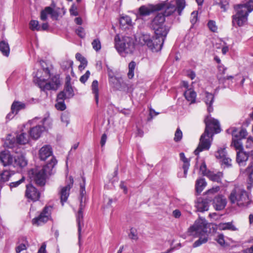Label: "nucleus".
<instances>
[{"label": "nucleus", "mask_w": 253, "mask_h": 253, "mask_svg": "<svg viewBox=\"0 0 253 253\" xmlns=\"http://www.w3.org/2000/svg\"><path fill=\"white\" fill-rule=\"evenodd\" d=\"M70 12L71 15L74 16L78 15V12L77 11V7L75 5L73 4L70 9Z\"/></svg>", "instance_id": "obj_58"}, {"label": "nucleus", "mask_w": 253, "mask_h": 253, "mask_svg": "<svg viewBox=\"0 0 253 253\" xmlns=\"http://www.w3.org/2000/svg\"><path fill=\"white\" fill-rule=\"evenodd\" d=\"M98 83L96 80H94L92 82L91 84V88L92 92L95 95V98L96 103L97 104L98 102L99 99V94H98Z\"/></svg>", "instance_id": "obj_33"}, {"label": "nucleus", "mask_w": 253, "mask_h": 253, "mask_svg": "<svg viewBox=\"0 0 253 253\" xmlns=\"http://www.w3.org/2000/svg\"><path fill=\"white\" fill-rule=\"evenodd\" d=\"M24 179V177H22L20 179H19L18 181L11 182L9 185L11 188L16 187L18 186L19 184H20L22 182H23Z\"/></svg>", "instance_id": "obj_54"}, {"label": "nucleus", "mask_w": 253, "mask_h": 253, "mask_svg": "<svg viewBox=\"0 0 253 253\" xmlns=\"http://www.w3.org/2000/svg\"><path fill=\"white\" fill-rule=\"evenodd\" d=\"M173 216L175 218H179L181 216V212L178 210H175L172 212Z\"/></svg>", "instance_id": "obj_64"}, {"label": "nucleus", "mask_w": 253, "mask_h": 253, "mask_svg": "<svg viewBox=\"0 0 253 253\" xmlns=\"http://www.w3.org/2000/svg\"><path fill=\"white\" fill-rule=\"evenodd\" d=\"M196 207L198 211L204 212L209 209V205L208 202L206 200L199 199L196 204Z\"/></svg>", "instance_id": "obj_23"}, {"label": "nucleus", "mask_w": 253, "mask_h": 253, "mask_svg": "<svg viewBox=\"0 0 253 253\" xmlns=\"http://www.w3.org/2000/svg\"><path fill=\"white\" fill-rule=\"evenodd\" d=\"M40 63L45 74L49 76V79L45 80L37 78L35 81L38 86L42 90L44 91L57 90L60 85V81L58 75H53L54 68L53 66L50 63H47L43 60L40 61Z\"/></svg>", "instance_id": "obj_3"}, {"label": "nucleus", "mask_w": 253, "mask_h": 253, "mask_svg": "<svg viewBox=\"0 0 253 253\" xmlns=\"http://www.w3.org/2000/svg\"><path fill=\"white\" fill-rule=\"evenodd\" d=\"M232 145L234 146L237 150L243 151V145L241 139L232 137Z\"/></svg>", "instance_id": "obj_37"}, {"label": "nucleus", "mask_w": 253, "mask_h": 253, "mask_svg": "<svg viewBox=\"0 0 253 253\" xmlns=\"http://www.w3.org/2000/svg\"><path fill=\"white\" fill-rule=\"evenodd\" d=\"M136 42L142 45H146L153 52L161 50L165 38L161 36H151L148 34L142 33L135 37Z\"/></svg>", "instance_id": "obj_7"}, {"label": "nucleus", "mask_w": 253, "mask_h": 253, "mask_svg": "<svg viewBox=\"0 0 253 253\" xmlns=\"http://www.w3.org/2000/svg\"><path fill=\"white\" fill-rule=\"evenodd\" d=\"M115 42L116 49L122 56L132 53L134 49L133 40L129 37H124L120 39L119 35H116L115 37Z\"/></svg>", "instance_id": "obj_10"}, {"label": "nucleus", "mask_w": 253, "mask_h": 253, "mask_svg": "<svg viewBox=\"0 0 253 253\" xmlns=\"http://www.w3.org/2000/svg\"><path fill=\"white\" fill-rule=\"evenodd\" d=\"M219 228L221 230H230L231 231H236L237 229L232 224V222H226L220 223L218 225Z\"/></svg>", "instance_id": "obj_32"}, {"label": "nucleus", "mask_w": 253, "mask_h": 253, "mask_svg": "<svg viewBox=\"0 0 253 253\" xmlns=\"http://www.w3.org/2000/svg\"><path fill=\"white\" fill-rule=\"evenodd\" d=\"M93 48L96 51H99L101 47V42L99 39H96L93 41L91 43Z\"/></svg>", "instance_id": "obj_44"}, {"label": "nucleus", "mask_w": 253, "mask_h": 253, "mask_svg": "<svg viewBox=\"0 0 253 253\" xmlns=\"http://www.w3.org/2000/svg\"><path fill=\"white\" fill-rule=\"evenodd\" d=\"M208 26L209 29L212 32H215L217 30V26L213 20H210L208 23Z\"/></svg>", "instance_id": "obj_43"}, {"label": "nucleus", "mask_w": 253, "mask_h": 253, "mask_svg": "<svg viewBox=\"0 0 253 253\" xmlns=\"http://www.w3.org/2000/svg\"><path fill=\"white\" fill-rule=\"evenodd\" d=\"M69 183L64 187L61 188L60 191V196L61 203L62 206L64 205V203L66 202L69 195L70 190L73 186L74 180L72 177L70 176L69 178Z\"/></svg>", "instance_id": "obj_15"}, {"label": "nucleus", "mask_w": 253, "mask_h": 253, "mask_svg": "<svg viewBox=\"0 0 253 253\" xmlns=\"http://www.w3.org/2000/svg\"><path fill=\"white\" fill-rule=\"evenodd\" d=\"M206 175L211 180L217 182H220L223 174L221 172L214 173L212 171H208L206 173Z\"/></svg>", "instance_id": "obj_26"}, {"label": "nucleus", "mask_w": 253, "mask_h": 253, "mask_svg": "<svg viewBox=\"0 0 253 253\" xmlns=\"http://www.w3.org/2000/svg\"><path fill=\"white\" fill-rule=\"evenodd\" d=\"M186 99L190 102V103H195L196 98V93L191 89H188L184 93Z\"/></svg>", "instance_id": "obj_29"}, {"label": "nucleus", "mask_w": 253, "mask_h": 253, "mask_svg": "<svg viewBox=\"0 0 253 253\" xmlns=\"http://www.w3.org/2000/svg\"><path fill=\"white\" fill-rule=\"evenodd\" d=\"M227 155V153L225 148L219 149L215 154V156L217 159H222Z\"/></svg>", "instance_id": "obj_39"}, {"label": "nucleus", "mask_w": 253, "mask_h": 253, "mask_svg": "<svg viewBox=\"0 0 253 253\" xmlns=\"http://www.w3.org/2000/svg\"><path fill=\"white\" fill-rule=\"evenodd\" d=\"M26 107V104L25 103L14 101L11 107V113L12 114H17L20 110L25 109Z\"/></svg>", "instance_id": "obj_22"}, {"label": "nucleus", "mask_w": 253, "mask_h": 253, "mask_svg": "<svg viewBox=\"0 0 253 253\" xmlns=\"http://www.w3.org/2000/svg\"><path fill=\"white\" fill-rule=\"evenodd\" d=\"M230 202L240 208L248 206L251 202L249 194L242 188L235 186L228 196Z\"/></svg>", "instance_id": "obj_9"}, {"label": "nucleus", "mask_w": 253, "mask_h": 253, "mask_svg": "<svg viewBox=\"0 0 253 253\" xmlns=\"http://www.w3.org/2000/svg\"><path fill=\"white\" fill-rule=\"evenodd\" d=\"M180 160L183 162L182 169H183V175H181L180 173H178V175L179 177H186L187 171L189 167V162L188 160L185 157V155L183 153L180 154Z\"/></svg>", "instance_id": "obj_21"}, {"label": "nucleus", "mask_w": 253, "mask_h": 253, "mask_svg": "<svg viewBox=\"0 0 253 253\" xmlns=\"http://www.w3.org/2000/svg\"><path fill=\"white\" fill-rule=\"evenodd\" d=\"M17 143L12 142V140L7 139L4 143V145L8 148H13L15 145H17V143L20 144H26L28 143L30 140L29 135L22 132L20 134L17 136Z\"/></svg>", "instance_id": "obj_13"}, {"label": "nucleus", "mask_w": 253, "mask_h": 253, "mask_svg": "<svg viewBox=\"0 0 253 253\" xmlns=\"http://www.w3.org/2000/svg\"><path fill=\"white\" fill-rule=\"evenodd\" d=\"M86 198L82 197L80 199V204L79 211H83L85 207Z\"/></svg>", "instance_id": "obj_57"}, {"label": "nucleus", "mask_w": 253, "mask_h": 253, "mask_svg": "<svg viewBox=\"0 0 253 253\" xmlns=\"http://www.w3.org/2000/svg\"><path fill=\"white\" fill-rule=\"evenodd\" d=\"M120 23L122 26L126 25H129L131 23V20L130 18L128 16H123L120 20Z\"/></svg>", "instance_id": "obj_40"}, {"label": "nucleus", "mask_w": 253, "mask_h": 253, "mask_svg": "<svg viewBox=\"0 0 253 253\" xmlns=\"http://www.w3.org/2000/svg\"><path fill=\"white\" fill-rule=\"evenodd\" d=\"M207 225L208 223L206 220L204 218H200L195 222L192 226L189 228L188 233L190 235L196 237H200L199 239L193 244L194 248L199 247L208 241Z\"/></svg>", "instance_id": "obj_5"}, {"label": "nucleus", "mask_w": 253, "mask_h": 253, "mask_svg": "<svg viewBox=\"0 0 253 253\" xmlns=\"http://www.w3.org/2000/svg\"><path fill=\"white\" fill-rule=\"evenodd\" d=\"M198 20V12L193 11L191 14L190 22L192 25L195 24Z\"/></svg>", "instance_id": "obj_48"}, {"label": "nucleus", "mask_w": 253, "mask_h": 253, "mask_svg": "<svg viewBox=\"0 0 253 253\" xmlns=\"http://www.w3.org/2000/svg\"><path fill=\"white\" fill-rule=\"evenodd\" d=\"M219 4L224 11H225L229 7L228 2L227 0H221Z\"/></svg>", "instance_id": "obj_47"}, {"label": "nucleus", "mask_w": 253, "mask_h": 253, "mask_svg": "<svg viewBox=\"0 0 253 253\" xmlns=\"http://www.w3.org/2000/svg\"><path fill=\"white\" fill-rule=\"evenodd\" d=\"M182 132L179 128H177L174 137V141L176 142L180 141L182 138Z\"/></svg>", "instance_id": "obj_41"}, {"label": "nucleus", "mask_w": 253, "mask_h": 253, "mask_svg": "<svg viewBox=\"0 0 253 253\" xmlns=\"http://www.w3.org/2000/svg\"><path fill=\"white\" fill-rule=\"evenodd\" d=\"M226 199L221 195L216 197L213 200V206L217 211L223 209L226 205Z\"/></svg>", "instance_id": "obj_19"}, {"label": "nucleus", "mask_w": 253, "mask_h": 253, "mask_svg": "<svg viewBox=\"0 0 253 253\" xmlns=\"http://www.w3.org/2000/svg\"><path fill=\"white\" fill-rule=\"evenodd\" d=\"M247 134L246 130L244 128H241L238 130L237 128H233L232 131V137L241 140L245 138Z\"/></svg>", "instance_id": "obj_25"}, {"label": "nucleus", "mask_w": 253, "mask_h": 253, "mask_svg": "<svg viewBox=\"0 0 253 253\" xmlns=\"http://www.w3.org/2000/svg\"><path fill=\"white\" fill-rule=\"evenodd\" d=\"M61 120L62 123L65 124L67 126L69 123V115L68 113H64L61 116Z\"/></svg>", "instance_id": "obj_45"}, {"label": "nucleus", "mask_w": 253, "mask_h": 253, "mask_svg": "<svg viewBox=\"0 0 253 253\" xmlns=\"http://www.w3.org/2000/svg\"><path fill=\"white\" fill-rule=\"evenodd\" d=\"M83 180L84 183L85 179L83 178ZM81 190H80V199L82 197L84 198V196L85 194V185L84 183L83 184H81Z\"/></svg>", "instance_id": "obj_55"}, {"label": "nucleus", "mask_w": 253, "mask_h": 253, "mask_svg": "<svg viewBox=\"0 0 253 253\" xmlns=\"http://www.w3.org/2000/svg\"><path fill=\"white\" fill-rule=\"evenodd\" d=\"M27 246L28 243L26 242L20 244L16 248V253H20L22 251L26 250Z\"/></svg>", "instance_id": "obj_46"}, {"label": "nucleus", "mask_w": 253, "mask_h": 253, "mask_svg": "<svg viewBox=\"0 0 253 253\" xmlns=\"http://www.w3.org/2000/svg\"><path fill=\"white\" fill-rule=\"evenodd\" d=\"M106 140H107V135L106 134L104 133L103 134H102L101 138V140H100V144H101V145L102 147L104 146V145L105 144V143L106 142Z\"/></svg>", "instance_id": "obj_62"}, {"label": "nucleus", "mask_w": 253, "mask_h": 253, "mask_svg": "<svg viewBox=\"0 0 253 253\" xmlns=\"http://www.w3.org/2000/svg\"><path fill=\"white\" fill-rule=\"evenodd\" d=\"M76 33L81 38H84L85 37V34L84 29L81 27H79L76 29Z\"/></svg>", "instance_id": "obj_51"}, {"label": "nucleus", "mask_w": 253, "mask_h": 253, "mask_svg": "<svg viewBox=\"0 0 253 253\" xmlns=\"http://www.w3.org/2000/svg\"><path fill=\"white\" fill-rule=\"evenodd\" d=\"M206 128L204 133L201 136L200 142L197 149L194 151L196 155L199 153L210 149L211 145L210 137L212 136L211 132L218 133L220 132L221 129L218 120L207 116L205 119Z\"/></svg>", "instance_id": "obj_2"}, {"label": "nucleus", "mask_w": 253, "mask_h": 253, "mask_svg": "<svg viewBox=\"0 0 253 253\" xmlns=\"http://www.w3.org/2000/svg\"><path fill=\"white\" fill-rule=\"evenodd\" d=\"M207 183L204 178H200L196 180L195 184L196 191L200 194L206 187Z\"/></svg>", "instance_id": "obj_30"}, {"label": "nucleus", "mask_w": 253, "mask_h": 253, "mask_svg": "<svg viewBox=\"0 0 253 253\" xmlns=\"http://www.w3.org/2000/svg\"><path fill=\"white\" fill-rule=\"evenodd\" d=\"M130 231V232L128 235L129 237L133 240H137L138 238L135 230L133 228H131Z\"/></svg>", "instance_id": "obj_60"}, {"label": "nucleus", "mask_w": 253, "mask_h": 253, "mask_svg": "<svg viewBox=\"0 0 253 253\" xmlns=\"http://www.w3.org/2000/svg\"><path fill=\"white\" fill-rule=\"evenodd\" d=\"M249 155L243 151L237 152L236 161L240 166H245L248 160Z\"/></svg>", "instance_id": "obj_20"}, {"label": "nucleus", "mask_w": 253, "mask_h": 253, "mask_svg": "<svg viewBox=\"0 0 253 253\" xmlns=\"http://www.w3.org/2000/svg\"><path fill=\"white\" fill-rule=\"evenodd\" d=\"M136 66L135 62L131 61L128 64V72L127 76L129 79H132L134 76V70Z\"/></svg>", "instance_id": "obj_38"}, {"label": "nucleus", "mask_w": 253, "mask_h": 253, "mask_svg": "<svg viewBox=\"0 0 253 253\" xmlns=\"http://www.w3.org/2000/svg\"><path fill=\"white\" fill-rule=\"evenodd\" d=\"M57 103L55 105V107L57 110L60 111H63L66 109V105L64 101H57Z\"/></svg>", "instance_id": "obj_50"}, {"label": "nucleus", "mask_w": 253, "mask_h": 253, "mask_svg": "<svg viewBox=\"0 0 253 253\" xmlns=\"http://www.w3.org/2000/svg\"><path fill=\"white\" fill-rule=\"evenodd\" d=\"M63 92H65V94L67 96L68 98H70L74 96V92L73 88L70 84L67 83L65 86Z\"/></svg>", "instance_id": "obj_35"}, {"label": "nucleus", "mask_w": 253, "mask_h": 253, "mask_svg": "<svg viewBox=\"0 0 253 253\" xmlns=\"http://www.w3.org/2000/svg\"><path fill=\"white\" fill-rule=\"evenodd\" d=\"M14 171L4 170L0 174L1 180L3 182L9 180L10 177L14 174Z\"/></svg>", "instance_id": "obj_36"}, {"label": "nucleus", "mask_w": 253, "mask_h": 253, "mask_svg": "<svg viewBox=\"0 0 253 253\" xmlns=\"http://www.w3.org/2000/svg\"><path fill=\"white\" fill-rule=\"evenodd\" d=\"M39 157L41 160L45 161L49 157L54 158L52 156V149L50 145H45L39 151Z\"/></svg>", "instance_id": "obj_17"}, {"label": "nucleus", "mask_w": 253, "mask_h": 253, "mask_svg": "<svg viewBox=\"0 0 253 253\" xmlns=\"http://www.w3.org/2000/svg\"><path fill=\"white\" fill-rule=\"evenodd\" d=\"M51 207H45L40 215L33 219V224L39 226L46 222L51 217Z\"/></svg>", "instance_id": "obj_12"}, {"label": "nucleus", "mask_w": 253, "mask_h": 253, "mask_svg": "<svg viewBox=\"0 0 253 253\" xmlns=\"http://www.w3.org/2000/svg\"><path fill=\"white\" fill-rule=\"evenodd\" d=\"M163 2H165L166 4L161 9L165 10L164 13H158L152 20L151 26L155 31L156 36H161L165 39L169 31V28L164 25L165 17L170 15L176 10L178 15H181L185 6V0H176L175 2L173 1L168 2V1Z\"/></svg>", "instance_id": "obj_1"}, {"label": "nucleus", "mask_w": 253, "mask_h": 253, "mask_svg": "<svg viewBox=\"0 0 253 253\" xmlns=\"http://www.w3.org/2000/svg\"><path fill=\"white\" fill-rule=\"evenodd\" d=\"M246 147L247 148H253V139L252 138H250L247 140Z\"/></svg>", "instance_id": "obj_61"}, {"label": "nucleus", "mask_w": 253, "mask_h": 253, "mask_svg": "<svg viewBox=\"0 0 253 253\" xmlns=\"http://www.w3.org/2000/svg\"><path fill=\"white\" fill-rule=\"evenodd\" d=\"M165 5V3L162 2L156 5H149L148 6L143 5L139 8V13L142 16L149 15L155 11L161 10Z\"/></svg>", "instance_id": "obj_14"}, {"label": "nucleus", "mask_w": 253, "mask_h": 253, "mask_svg": "<svg viewBox=\"0 0 253 253\" xmlns=\"http://www.w3.org/2000/svg\"><path fill=\"white\" fill-rule=\"evenodd\" d=\"M0 161L4 167H13L15 170H18L27 165V160L23 155L13 157L7 150L0 153Z\"/></svg>", "instance_id": "obj_8"}, {"label": "nucleus", "mask_w": 253, "mask_h": 253, "mask_svg": "<svg viewBox=\"0 0 253 253\" xmlns=\"http://www.w3.org/2000/svg\"><path fill=\"white\" fill-rule=\"evenodd\" d=\"M0 50L3 55L7 57L9 54L10 51V48L8 43L5 41L0 42Z\"/></svg>", "instance_id": "obj_31"}, {"label": "nucleus", "mask_w": 253, "mask_h": 253, "mask_svg": "<svg viewBox=\"0 0 253 253\" xmlns=\"http://www.w3.org/2000/svg\"><path fill=\"white\" fill-rule=\"evenodd\" d=\"M217 242L221 246H223L225 244V241L224 239V235L223 234H219L216 239Z\"/></svg>", "instance_id": "obj_56"}, {"label": "nucleus", "mask_w": 253, "mask_h": 253, "mask_svg": "<svg viewBox=\"0 0 253 253\" xmlns=\"http://www.w3.org/2000/svg\"><path fill=\"white\" fill-rule=\"evenodd\" d=\"M225 165L227 167L231 166V159L227 157V155L222 159V165Z\"/></svg>", "instance_id": "obj_52"}, {"label": "nucleus", "mask_w": 253, "mask_h": 253, "mask_svg": "<svg viewBox=\"0 0 253 253\" xmlns=\"http://www.w3.org/2000/svg\"><path fill=\"white\" fill-rule=\"evenodd\" d=\"M205 102L208 106V111L209 113L212 112L213 108L212 107V104L214 100L213 95L208 92H205V98L204 99Z\"/></svg>", "instance_id": "obj_24"}, {"label": "nucleus", "mask_w": 253, "mask_h": 253, "mask_svg": "<svg viewBox=\"0 0 253 253\" xmlns=\"http://www.w3.org/2000/svg\"><path fill=\"white\" fill-rule=\"evenodd\" d=\"M67 98H68L65 94V92H63V91H62L60 92H59L57 95V101L63 102V101H64V100Z\"/></svg>", "instance_id": "obj_49"}, {"label": "nucleus", "mask_w": 253, "mask_h": 253, "mask_svg": "<svg viewBox=\"0 0 253 253\" xmlns=\"http://www.w3.org/2000/svg\"><path fill=\"white\" fill-rule=\"evenodd\" d=\"M90 75V72L89 71H87L86 73L81 76V77L80 79V81L82 83H85L86 81L87 80L88 78H89Z\"/></svg>", "instance_id": "obj_53"}, {"label": "nucleus", "mask_w": 253, "mask_h": 253, "mask_svg": "<svg viewBox=\"0 0 253 253\" xmlns=\"http://www.w3.org/2000/svg\"><path fill=\"white\" fill-rule=\"evenodd\" d=\"M200 170L202 172V173L206 175V173H207L208 171L206 169V165L205 163L202 164L200 168Z\"/></svg>", "instance_id": "obj_63"}, {"label": "nucleus", "mask_w": 253, "mask_h": 253, "mask_svg": "<svg viewBox=\"0 0 253 253\" xmlns=\"http://www.w3.org/2000/svg\"><path fill=\"white\" fill-rule=\"evenodd\" d=\"M78 226L79 240L81 239L82 227L84 226L83 211H79L76 215Z\"/></svg>", "instance_id": "obj_27"}, {"label": "nucleus", "mask_w": 253, "mask_h": 253, "mask_svg": "<svg viewBox=\"0 0 253 253\" xmlns=\"http://www.w3.org/2000/svg\"><path fill=\"white\" fill-rule=\"evenodd\" d=\"M218 81L220 83H224L226 80L232 79L233 77L232 76H227L226 77H219V75L217 77Z\"/></svg>", "instance_id": "obj_59"}, {"label": "nucleus", "mask_w": 253, "mask_h": 253, "mask_svg": "<svg viewBox=\"0 0 253 253\" xmlns=\"http://www.w3.org/2000/svg\"><path fill=\"white\" fill-rule=\"evenodd\" d=\"M73 64V62L71 60H66L62 62L61 66L62 69L64 70L68 69L70 68L72 69V66Z\"/></svg>", "instance_id": "obj_42"}, {"label": "nucleus", "mask_w": 253, "mask_h": 253, "mask_svg": "<svg viewBox=\"0 0 253 253\" xmlns=\"http://www.w3.org/2000/svg\"><path fill=\"white\" fill-rule=\"evenodd\" d=\"M25 195L28 199L36 201L40 198V194L35 187L29 184L26 186Z\"/></svg>", "instance_id": "obj_16"}, {"label": "nucleus", "mask_w": 253, "mask_h": 253, "mask_svg": "<svg viewBox=\"0 0 253 253\" xmlns=\"http://www.w3.org/2000/svg\"><path fill=\"white\" fill-rule=\"evenodd\" d=\"M109 83L114 88L117 90H121L124 84L122 80L114 76L110 77Z\"/></svg>", "instance_id": "obj_28"}, {"label": "nucleus", "mask_w": 253, "mask_h": 253, "mask_svg": "<svg viewBox=\"0 0 253 253\" xmlns=\"http://www.w3.org/2000/svg\"><path fill=\"white\" fill-rule=\"evenodd\" d=\"M50 15L53 19H57L58 17V13L56 10L49 6L46 7L41 12V19L42 21L46 20L47 15Z\"/></svg>", "instance_id": "obj_18"}, {"label": "nucleus", "mask_w": 253, "mask_h": 253, "mask_svg": "<svg viewBox=\"0 0 253 253\" xmlns=\"http://www.w3.org/2000/svg\"><path fill=\"white\" fill-rule=\"evenodd\" d=\"M235 8L237 12L232 16V24L234 26H242L247 22L249 13L253 10V0L236 5Z\"/></svg>", "instance_id": "obj_6"}, {"label": "nucleus", "mask_w": 253, "mask_h": 253, "mask_svg": "<svg viewBox=\"0 0 253 253\" xmlns=\"http://www.w3.org/2000/svg\"><path fill=\"white\" fill-rule=\"evenodd\" d=\"M29 28L32 31H41V26L39 24V21L37 20H32L29 23Z\"/></svg>", "instance_id": "obj_34"}, {"label": "nucleus", "mask_w": 253, "mask_h": 253, "mask_svg": "<svg viewBox=\"0 0 253 253\" xmlns=\"http://www.w3.org/2000/svg\"><path fill=\"white\" fill-rule=\"evenodd\" d=\"M57 163L55 158H52L50 162L42 168L31 170L29 174L37 185L43 186L45 183L46 179L54 173V168Z\"/></svg>", "instance_id": "obj_4"}, {"label": "nucleus", "mask_w": 253, "mask_h": 253, "mask_svg": "<svg viewBox=\"0 0 253 253\" xmlns=\"http://www.w3.org/2000/svg\"><path fill=\"white\" fill-rule=\"evenodd\" d=\"M42 124L43 126L38 125L31 128L30 135L32 138L34 139H38L46 128L50 127L51 125V119L49 117L44 118L42 120Z\"/></svg>", "instance_id": "obj_11"}]
</instances>
